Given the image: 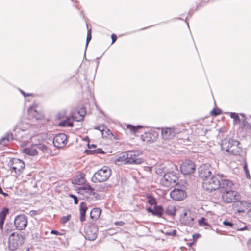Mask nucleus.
<instances>
[{"mask_svg": "<svg viewBox=\"0 0 251 251\" xmlns=\"http://www.w3.org/2000/svg\"><path fill=\"white\" fill-rule=\"evenodd\" d=\"M143 151L140 150L129 151L123 152L120 156L116 158L115 163L120 164H141L145 161L144 158L141 157Z\"/></svg>", "mask_w": 251, "mask_h": 251, "instance_id": "1", "label": "nucleus"}, {"mask_svg": "<svg viewBox=\"0 0 251 251\" xmlns=\"http://www.w3.org/2000/svg\"><path fill=\"white\" fill-rule=\"evenodd\" d=\"M25 240L24 232H13L8 238V248L11 251H15L22 246Z\"/></svg>", "mask_w": 251, "mask_h": 251, "instance_id": "2", "label": "nucleus"}, {"mask_svg": "<svg viewBox=\"0 0 251 251\" xmlns=\"http://www.w3.org/2000/svg\"><path fill=\"white\" fill-rule=\"evenodd\" d=\"M216 176L221 178L223 177V174H216L214 172V174L211 176L207 178L202 182V187L204 190L208 192H212L219 188V180Z\"/></svg>", "mask_w": 251, "mask_h": 251, "instance_id": "3", "label": "nucleus"}, {"mask_svg": "<svg viewBox=\"0 0 251 251\" xmlns=\"http://www.w3.org/2000/svg\"><path fill=\"white\" fill-rule=\"evenodd\" d=\"M111 175V170L107 166H103L93 175L91 181L94 183L103 182L107 180Z\"/></svg>", "mask_w": 251, "mask_h": 251, "instance_id": "4", "label": "nucleus"}, {"mask_svg": "<svg viewBox=\"0 0 251 251\" xmlns=\"http://www.w3.org/2000/svg\"><path fill=\"white\" fill-rule=\"evenodd\" d=\"M178 177L174 172H169L164 174L161 179V185L167 188L172 187L177 183Z\"/></svg>", "mask_w": 251, "mask_h": 251, "instance_id": "5", "label": "nucleus"}, {"mask_svg": "<svg viewBox=\"0 0 251 251\" xmlns=\"http://www.w3.org/2000/svg\"><path fill=\"white\" fill-rule=\"evenodd\" d=\"M8 165L17 176H20L23 173L25 168L24 162L16 158L11 159L9 162Z\"/></svg>", "mask_w": 251, "mask_h": 251, "instance_id": "6", "label": "nucleus"}, {"mask_svg": "<svg viewBox=\"0 0 251 251\" xmlns=\"http://www.w3.org/2000/svg\"><path fill=\"white\" fill-rule=\"evenodd\" d=\"M214 169L209 164H204L201 165L198 168L199 177L202 180V182L206 178L211 176L214 174Z\"/></svg>", "mask_w": 251, "mask_h": 251, "instance_id": "7", "label": "nucleus"}, {"mask_svg": "<svg viewBox=\"0 0 251 251\" xmlns=\"http://www.w3.org/2000/svg\"><path fill=\"white\" fill-rule=\"evenodd\" d=\"M85 238L89 241H94L98 234V227L95 224H89L85 226Z\"/></svg>", "mask_w": 251, "mask_h": 251, "instance_id": "8", "label": "nucleus"}, {"mask_svg": "<svg viewBox=\"0 0 251 251\" xmlns=\"http://www.w3.org/2000/svg\"><path fill=\"white\" fill-rule=\"evenodd\" d=\"M222 198L223 201L227 203H234L237 200H240V194L236 191L232 189L226 191L222 194Z\"/></svg>", "mask_w": 251, "mask_h": 251, "instance_id": "9", "label": "nucleus"}, {"mask_svg": "<svg viewBox=\"0 0 251 251\" xmlns=\"http://www.w3.org/2000/svg\"><path fill=\"white\" fill-rule=\"evenodd\" d=\"M27 217L25 215L22 214L15 217L14 225L17 230H24L27 227Z\"/></svg>", "mask_w": 251, "mask_h": 251, "instance_id": "10", "label": "nucleus"}, {"mask_svg": "<svg viewBox=\"0 0 251 251\" xmlns=\"http://www.w3.org/2000/svg\"><path fill=\"white\" fill-rule=\"evenodd\" d=\"M181 172L184 175H189L195 171V164L193 161L187 159L184 161L180 166Z\"/></svg>", "mask_w": 251, "mask_h": 251, "instance_id": "11", "label": "nucleus"}, {"mask_svg": "<svg viewBox=\"0 0 251 251\" xmlns=\"http://www.w3.org/2000/svg\"><path fill=\"white\" fill-rule=\"evenodd\" d=\"M195 217V214L189 210L181 216L180 222L184 225L192 226L194 224Z\"/></svg>", "mask_w": 251, "mask_h": 251, "instance_id": "12", "label": "nucleus"}, {"mask_svg": "<svg viewBox=\"0 0 251 251\" xmlns=\"http://www.w3.org/2000/svg\"><path fill=\"white\" fill-rule=\"evenodd\" d=\"M67 142V137L65 133H59L53 139V144L57 148H62L65 146Z\"/></svg>", "mask_w": 251, "mask_h": 251, "instance_id": "13", "label": "nucleus"}, {"mask_svg": "<svg viewBox=\"0 0 251 251\" xmlns=\"http://www.w3.org/2000/svg\"><path fill=\"white\" fill-rule=\"evenodd\" d=\"M158 136L157 132L153 130H150L141 135V139L144 142L153 143L157 140Z\"/></svg>", "mask_w": 251, "mask_h": 251, "instance_id": "14", "label": "nucleus"}, {"mask_svg": "<svg viewBox=\"0 0 251 251\" xmlns=\"http://www.w3.org/2000/svg\"><path fill=\"white\" fill-rule=\"evenodd\" d=\"M170 196L174 200L180 201L186 197L187 194L184 190L179 188H175L171 191Z\"/></svg>", "mask_w": 251, "mask_h": 251, "instance_id": "15", "label": "nucleus"}, {"mask_svg": "<svg viewBox=\"0 0 251 251\" xmlns=\"http://www.w3.org/2000/svg\"><path fill=\"white\" fill-rule=\"evenodd\" d=\"M147 211L151 213L153 216H156L159 218H162L164 213V209L161 205H155L153 208L151 207L147 208Z\"/></svg>", "mask_w": 251, "mask_h": 251, "instance_id": "16", "label": "nucleus"}, {"mask_svg": "<svg viewBox=\"0 0 251 251\" xmlns=\"http://www.w3.org/2000/svg\"><path fill=\"white\" fill-rule=\"evenodd\" d=\"M221 179L219 180V188L218 189L222 193L232 189L233 183L229 179H223L220 177Z\"/></svg>", "mask_w": 251, "mask_h": 251, "instance_id": "17", "label": "nucleus"}, {"mask_svg": "<svg viewBox=\"0 0 251 251\" xmlns=\"http://www.w3.org/2000/svg\"><path fill=\"white\" fill-rule=\"evenodd\" d=\"M233 142L234 144L230 147L231 149H226V152L233 155H241L243 149L239 146L240 142L237 140H235Z\"/></svg>", "mask_w": 251, "mask_h": 251, "instance_id": "18", "label": "nucleus"}, {"mask_svg": "<svg viewBox=\"0 0 251 251\" xmlns=\"http://www.w3.org/2000/svg\"><path fill=\"white\" fill-rule=\"evenodd\" d=\"M233 207L238 213H246L248 208L246 202L239 200H237L233 203Z\"/></svg>", "mask_w": 251, "mask_h": 251, "instance_id": "19", "label": "nucleus"}, {"mask_svg": "<svg viewBox=\"0 0 251 251\" xmlns=\"http://www.w3.org/2000/svg\"><path fill=\"white\" fill-rule=\"evenodd\" d=\"M178 133L175 128H166L162 130V136L164 140L173 139Z\"/></svg>", "mask_w": 251, "mask_h": 251, "instance_id": "20", "label": "nucleus"}, {"mask_svg": "<svg viewBox=\"0 0 251 251\" xmlns=\"http://www.w3.org/2000/svg\"><path fill=\"white\" fill-rule=\"evenodd\" d=\"M78 190L79 193L83 194L84 192L88 193V194H92L93 195H96V198L98 199L99 197V195L94 192V188H93L90 184H86L83 186L78 188Z\"/></svg>", "mask_w": 251, "mask_h": 251, "instance_id": "21", "label": "nucleus"}, {"mask_svg": "<svg viewBox=\"0 0 251 251\" xmlns=\"http://www.w3.org/2000/svg\"><path fill=\"white\" fill-rule=\"evenodd\" d=\"M14 136L11 132H6L4 136L0 139V144L3 146H6L8 142L14 140Z\"/></svg>", "mask_w": 251, "mask_h": 251, "instance_id": "22", "label": "nucleus"}, {"mask_svg": "<svg viewBox=\"0 0 251 251\" xmlns=\"http://www.w3.org/2000/svg\"><path fill=\"white\" fill-rule=\"evenodd\" d=\"M9 212V209L6 207H3L2 210L0 212V229L1 230L3 229L4 221Z\"/></svg>", "mask_w": 251, "mask_h": 251, "instance_id": "23", "label": "nucleus"}, {"mask_svg": "<svg viewBox=\"0 0 251 251\" xmlns=\"http://www.w3.org/2000/svg\"><path fill=\"white\" fill-rule=\"evenodd\" d=\"M233 141H235V140L227 138L222 140L221 143V150L226 152V149H231L230 147L234 144Z\"/></svg>", "mask_w": 251, "mask_h": 251, "instance_id": "24", "label": "nucleus"}, {"mask_svg": "<svg viewBox=\"0 0 251 251\" xmlns=\"http://www.w3.org/2000/svg\"><path fill=\"white\" fill-rule=\"evenodd\" d=\"M88 209L87 204L84 202H81L80 203V220L81 222L85 221L86 212Z\"/></svg>", "mask_w": 251, "mask_h": 251, "instance_id": "25", "label": "nucleus"}, {"mask_svg": "<svg viewBox=\"0 0 251 251\" xmlns=\"http://www.w3.org/2000/svg\"><path fill=\"white\" fill-rule=\"evenodd\" d=\"M77 114L79 115L78 117L77 116H76L75 114H72V118L73 119V120L77 122H80L82 121L86 114L85 108L84 107L80 108V110L77 112Z\"/></svg>", "mask_w": 251, "mask_h": 251, "instance_id": "26", "label": "nucleus"}, {"mask_svg": "<svg viewBox=\"0 0 251 251\" xmlns=\"http://www.w3.org/2000/svg\"><path fill=\"white\" fill-rule=\"evenodd\" d=\"M23 152L30 156H35L38 154V151H36L34 144L23 149Z\"/></svg>", "mask_w": 251, "mask_h": 251, "instance_id": "27", "label": "nucleus"}, {"mask_svg": "<svg viewBox=\"0 0 251 251\" xmlns=\"http://www.w3.org/2000/svg\"><path fill=\"white\" fill-rule=\"evenodd\" d=\"M30 125L27 123L20 122L18 123L13 128V131H17V130L25 131L29 129Z\"/></svg>", "mask_w": 251, "mask_h": 251, "instance_id": "28", "label": "nucleus"}, {"mask_svg": "<svg viewBox=\"0 0 251 251\" xmlns=\"http://www.w3.org/2000/svg\"><path fill=\"white\" fill-rule=\"evenodd\" d=\"M101 210L100 208H94L90 212V217L94 220H97L100 216Z\"/></svg>", "mask_w": 251, "mask_h": 251, "instance_id": "29", "label": "nucleus"}, {"mask_svg": "<svg viewBox=\"0 0 251 251\" xmlns=\"http://www.w3.org/2000/svg\"><path fill=\"white\" fill-rule=\"evenodd\" d=\"M85 182V177L82 174L77 175L75 178L72 180V183L74 185H81Z\"/></svg>", "mask_w": 251, "mask_h": 251, "instance_id": "30", "label": "nucleus"}, {"mask_svg": "<svg viewBox=\"0 0 251 251\" xmlns=\"http://www.w3.org/2000/svg\"><path fill=\"white\" fill-rule=\"evenodd\" d=\"M72 119L73 120L72 116L71 117H68L65 120L60 122L59 126L62 127H72L73 123Z\"/></svg>", "mask_w": 251, "mask_h": 251, "instance_id": "31", "label": "nucleus"}, {"mask_svg": "<svg viewBox=\"0 0 251 251\" xmlns=\"http://www.w3.org/2000/svg\"><path fill=\"white\" fill-rule=\"evenodd\" d=\"M176 213V208L174 206L168 205L164 209V213L170 216H175Z\"/></svg>", "mask_w": 251, "mask_h": 251, "instance_id": "32", "label": "nucleus"}, {"mask_svg": "<svg viewBox=\"0 0 251 251\" xmlns=\"http://www.w3.org/2000/svg\"><path fill=\"white\" fill-rule=\"evenodd\" d=\"M84 152L87 155L97 154H104L105 152L101 148H98L95 150H85Z\"/></svg>", "mask_w": 251, "mask_h": 251, "instance_id": "33", "label": "nucleus"}, {"mask_svg": "<svg viewBox=\"0 0 251 251\" xmlns=\"http://www.w3.org/2000/svg\"><path fill=\"white\" fill-rule=\"evenodd\" d=\"M34 145L36 151L39 150L43 153L48 152L49 148L46 145L42 143L36 144Z\"/></svg>", "mask_w": 251, "mask_h": 251, "instance_id": "34", "label": "nucleus"}, {"mask_svg": "<svg viewBox=\"0 0 251 251\" xmlns=\"http://www.w3.org/2000/svg\"><path fill=\"white\" fill-rule=\"evenodd\" d=\"M30 114L32 115L33 117L36 119H40L42 117V114L39 113L34 108H30L29 109Z\"/></svg>", "mask_w": 251, "mask_h": 251, "instance_id": "35", "label": "nucleus"}, {"mask_svg": "<svg viewBox=\"0 0 251 251\" xmlns=\"http://www.w3.org/2000/svg\"><path fill=\"white\" fill-rule=\"evenodd\" d=\"M230 116L233 119V123L234 124H238L240 123L241 120L237 113L235 112H230Z\"/></svg>", "mask_w": 251, "mask_h": 251, "instance_id": "36", "label": "nucleus"}, {"mask_svg": "<svg viewBox=\"0 0 251 251\" xmlns=\"http://www.w3.org/2000/svg\"><path fill=\"white\" fill-rule=\"evenodd\" d=\"M147 197L148 199V203L150 205H157L156 204L157 202H156V199L152 195H147Z\"/></svg>", "mask_w": 251, "mask_h": 251, "instance_id": "37", "label": "nucleus"}, {"mask_svg": "<svg viewBox=\"0 0 251 251\" xmlns=\"http://www.w3.org/2000/svg\"><path fill=\"white\" fill-rule=\"evenodd\" d=\"M198 222L200 226H205L208 227H211L210 225L206 222V219L205 218H201L199 220Z\"/></svg>", "mask_w": 251, "mask_h": 251, "instance_id": "38", "label": "nucleus"}, {"mask_svg": "<svg viewBox=\"0 0 251 251\" xmlns=\"http://www.w3.org/2000/svg\"><path fill=\"white\" fill-rule=\"evenodd\" d=\"M141 127V126H135L131 125H127V128L129 129L130 131L134 133H136L138 129Z\"/></svg>", "mask_w": 251, "mask_h": 251, "instance_id": "39", "label": "nucleus"}, {"mask_svg": "<svg viewBox=\"0 0 251 251\" xmlns=\"http://www.w3.org/2000/svg\"><path fill=\"white\" fill-rule=\"evenodd\" d=\"M92 38V36H91V29H88V31H87V38H86V48H87V46L90 42V41L91 40ZM86 50V49H85V50ZM85 53H86V51H85V53H84V56H85Z\"/></svg>", "mask_w": 251, "mask_h": 251, "instance_id": "40", "label": "nucleus"}, {"mask_svg": "<svg viewBox=\"0 0 251 251\" xmlns=\"http://www.w3.org/2000/svg\"><path fill=\"white\" fill-rule=\"evenodd\" d=\"M71 218V215L70 214H68L66 216H64L62 217L60 219V222L63 224H65L70 220Z\"/></svg>", "mask_w": 251, "mask_h": 251, "instance_id": "41", "label": "nucleus"}, {"mask_svg": "<svg viewBox=\"0 0 251 251\" xmlns=\"http://www.w3.org/2000/svg\"><path fill=\"white\" fill-rule=\"evenodd\" d=\"M210 113L211 115L216 116L221 113V110L219 108H214L210 112Z\"/></svg>", "mask_w": 251, "mask_h": 251, "instance_id": "42", "label": "nucleus"}, {"mask_svg": "<svg viewBox=\"0 0 251 251\" xmlns=\"http://www.w3.org/2000/svg\"><path fill=\"white\" fill-rule=\"evenodd\" d=\"M14 132V135L15 136V139H19L20 138H22L23 135L21 134L22 130H17V131H13Z\"/></svg>", "mask_w": 251, "mask_h": 251, "instance_id": "43", "label": "nucleus"}, {"mask_svg": "<svg viewBox=\"0 0 251 251\" xmlns=\"http://www.w3.org/2000/svg\"><path fill=\"white\" fill-rule=\"evenodd\" d=\"M155 172L157 175H158L160 176H164V174H165L166 173H165V171L164 170V169L161 168H157L155 170Z\"/></svg>", "mask_w": 251, "mask_h": 251, "instance_id": "44", "label": "nucleus"}, {"mask_svg": "<svg viewBox=\"0 0 251 251\" xmlns=\"http://www.w3.org/2000/svg\"><path fill=\"white\" fill-rule=\"evenodd\" d=\"M223 224L226 226H228L230 227H233L234 225L231 221H229L227 220H225L223 222Z\"/></svg>", "mask_w": 251, "mask_h": 251, "instance_id": "45", "label": "nucleus"}, {"mask_svg": "<svg viewBox=\"0 0 251 251\" xmlns=\"http://www.w3.org/2000/svg\"><path fill=\"white\" fill-rule=\"evenodd\" d=\"M69 196L70 198H72L74 199V203L75 204H77L78 203L79 200L77 196L72 194H69Z\"/></svg>", "mask_w": 251, "mask_h": 251, "instance_id": "46", "label": "nucleus"}, {"mask_svg": "<svg viewBox=\"0 0 251 251\" xmlns=\"http://www.w3.org/2000/svg\"><path fill=\"white\" fill-rule=\"evenodd\" d=\"M94 129L100 130L102 134H103L104 128L103 126L101 125H99L97 126H96Z\"/></svg>", "mask_w": 251, "mask_h": 251, "instance_id": "47", "label": "nucleus"}, {"mask_svg": "<svg viewBox=\"0 0 251 251\" xmlns=\"http://www.w3.org/2000/svg\"><path fill=\"white\" fill-rule=\"evenodd\" d=\"M20 91L21 93V94L23 95L24 97H26L27 96H30L32 95V94L31 93H26L24 91L22 90L21 89H20Z\"/></svg>", "mask_w": 251, "mask_h": 251, "instance_id": "48", "label": "nucleus"}, {"mask_svg": "<svg viewBox=\"0 0 251 251\" xmlns=\"http://www.w3.org/2000/svg\"><path fill=\"white\" fill-rule=\"evenodd\" d=\"M111 39H112V44H113L116 41V40L117 39V35L115 34H112L111 35Z\"/></svg>", "mask_w": 251, "mask_h": 251, "instance_id": "49", "label": "nucleus"}, {"mask_svg": "<svg viewBox=\"0 0 251 251\" xmlns=\"http://www.w3.org/2000/svg\"><path fill=\"white\" fill-rule=\"evenodd\" d=\"M50 233L56 235H62V233H60L58 231L55 230H51L50 231Z\"/></svg>", "mask_w": 251, "mask_h": 251, "instance_id": "50", "label": "nucleus"}, {"mask_svg": "<svg viewBox=\"0 0 251 251\" xmlns=\"http://www.w3.org/2000/svg\"><path fill=\"white\" fill-rule=\"evenodd\" d=\"M114 224L116 226H123L125 224V223L123 221H116Z\"/></svg>", "mask_w": 251, "mask_h": 251, "instance_id": "51", "label": "nucleus"}, {"mask_svg": "<svg viewBox=\"0 0 251 251\" xmlns=\"http://www.w3.org/2000/svg\"><path fill=\"white\" fill-rule=\"evenodd\" d=\"M106 185V184H104V186H100V187H99L100 191H101V192L104 191L106 190V189L107 188V186H105Z\"/></svg>", "mask_w": 251, "mask_h": 251, "instance_id": "52", "label": "nucleus"}, {"mask_svg": "<svg viewBox=\"0 0 251 251\" xmlns=\"http://www.w3.org/2000/svg\"><path fill=\"white\" fill-rule=\"evenodd\" d=\"M243 169L245 172L249 170L248 168L247 163L246 161H244V162Z\"/></svg>", "mask_w": 251, "mask_h": 251, "instance_id": "53", "label": "nucleus"}, {"mask_svg": "<svg viewBox=\"0 0 251 251\" xmlns=\"http://www.w3.org/2000/svg\"><path fill=\"white\" fill-rule=\"evenodd\" d=\"M167 234L169 235L175 236L176 234V230H174L170 232H167Z\"/></svg>", "mask_w": 251, "mask_h": 251, "instance_id": "54", "label": "nucleus"}, {"mask_svg": "<svg viewBox=\"0 0 251 251\" xmlns=\"http://www.w3.org/2000/svg\"><path fill=\"white\" fill-rule=\"evenodd\" d=\"M200 234L199 233L194 234L193 235V239H194V240H196L200 237Z\"/></svg>", "mask_w": 251, "mask_h": 251, "instance_id": "55", "label": "nucleus"}, {"mask_svg": "<svg viewBox=\"0 0 251 251\" xmlns=\"http://www.w3.org/2000/svg\"><path fill=\"white\" fill-rule=\"evenodd\" d=\"M87 146H88V148L91 149V148H96L97 145H95V144H90L89 143H88Z\"/></svg>", "mask_w": 251, "mask_h": 251, "instance_id": "56", "label": "nucleus"}, {"mask_svg": "<svg viewBox=\"0 0 251 251\" xmlns=\"http://www.w3.org/2000/svg\"><path fill=\"white\" fill-rule=\"evenodd\" d=\"M247 247L249 250H251V238L248 241Z\"/></svg>", "mask_w": 251, "mask_h": 251, "instance_id": "57", "label": "nucleus"}, {"mask_svg": "<svg viewBox=\"0 0 251 251\" xmlns=\"http://www.w3.org/2000/svg\"><path fill=\"white\" fill-rule=\"evenodd\" d=\"M245 172L246 177L248 179H250L251 178V176H250V175L249 173V171L248 170V171H245Z\"/></svg>", "mask_w": 251, "mask_h": 251, "instance_id": "58", "label": "nucleus"}, {"mask_svg": "<svg viewBox=\"0 0 251 251\" xmlns=\"http://www.w3.org/2000/svg\"><path fill=\"white\" fill-rule=\"evenodd\" d=\"M0 194H2L5 197L8 196V193H7L6 192H4L2 190V193H0Z\"/></svg>", "mask_w": 251, "mask_h": 251, "instance_id": "59", "label": "nucleus"}, {"mask_svg": "<svg viewBox=\"0 0 251 251\" xmlns=\"http://www.w3.org/2000/svg\"><path fill=\"white\" fill-rule=\"evenodd\" d=\"M242 123L244 126H246L248 124V123L246 121L245 119L243 120Z\"/></svg>", "mask_w": 251, "mask_h": 251, "instance_id": "60", "label": "nucleus"}, {"mask_svg": "<svg viewBox=\"0 0 251 251\" xmlns=\"http://www.w3.org/2000/svg\"><path fill=\"white\" fill-rule=\"evenodd\" d=\"M247 228H248L247 226H245L243 228H241L239 229L238 230H239V231H243V230H245V229H247Z\"/></svg>", "mask_w": 251, "mask_h": 251, "instance_id": "61", "label": "nucleus"}, {"mask_svg": "<svg viewBox=\"0 0 251 251\" xmlns=\"http://www.w3.org/2000/svg\"><path fill=\"white\" fill-rule=\"evenodd\" d=\"M84 141H87L88 143L90 142V139L88 137L86 136L84 139Z\"/></svg>", "mask_w": 251, "mask_h": 251, "instance_id": "62", "label": "nucleus"}, {"mask_svg": "<svg viewBox=\"0 0 251 251\" xmlns=\"http://www.w3.org/2000/svg\"><path fill=\"white\" fill-rule=\"evenodd\" d=\"M30 212L32 213V214H33V215H36L37 214V211H35V210H32Z\"/></svg>", "mask_w": 251, "mask_h": 251, "instance_id": "63", "label": "nucleus"}, {"mask_svg": "<svg viewBox=\"0 0 251 251\" xmlns=\"http://www.w3.org/2000/svg\"><path fill=\"white\" fill-rule=\"evenodd\" d=\"M11 231H12V229H9L7 228V230L5 231V233H7V234H9V233L10 232H11Z\"/></svg>", "mask_w": 251, "mask_h": 251, "instance_id": "64", "label": "nucleus"}]
</instances>
